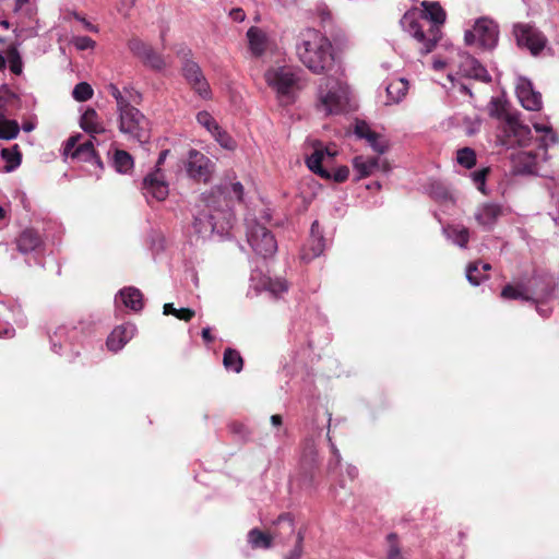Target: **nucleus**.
Segmentation results:
<instances>
[{"label":"nucleus","mask_w":559,"mask_h":559,"mask_svg":"<svg viewBox=\"0 0 559 559\" xmlns=\"http://www.w3.org/2000/svg\"><path fill=\"white\" fill-rule=\"evenodd\" d=\"M142 188L146 195H151L157 201H164L169 193L165 176L158 168L145 176Z\"/></svg>","instance_id":"f8f14e48"},{"label":"nucleus","mask_w":559,"mask_h":559,"mask_svg":"<svg viewBox=\"0 0 559 559\" xmlns=\"http://www.w3.org/2000/svg\"><path fill=\"white\" fill-rule=\"evenodd\" d=\"M498 39L497 24L486 17L476 21L472 29L465 32L464 40L466 45H478L483 48H492Z\"/></svg>","instance_id":"39448f33"},{"label":"nucleus","mask_w":559,"mask_h":559,"mask_svg":"<svg viewBox=\"0 0 559 559\" xmlns=\"http://www.w3.org/2000/svg\"><path fill=\"white\" fill-rule=\"evenodd\" d=\"M198 122L203 126L211 134L218 130V123L207 111H200L197 115Z\"/></svg>","instance_id":"c03bdc74"},{"label":"nucleus","mask_w":559,"mask_h":559,"mask_svg":"<svg viewBox=\"0 0 559 559\" xmlns=\"http://www.w3.org/2000/svg\"><path fill=\"white\" fill-rule=\"evenodd\" d=\"M144 66L155 70L162 71L166 68V61L164 57L156 52L152 47L147 50L144 57L141 59Z\"/></svg>","instance_id":"473e14b6"},{"label":"nucleus","mask_w":559,"mask_h":559,"mask_svg":"<svg viewBox=\"0 0 559 559\" xmlns=\"http://www.w3.org/2000/svg\"><path fill=\"white\" fill-rule=\"evenodd\" d=\"M72 96L78 102H86L93 96V88L86 82L78 83L72 92Z\"/></svg>","instance_id":"a19ab883"},{"label":"nucleus","mask_w":559,"mask_h":559,"mask_svg":"<svg viewBox=\"0 0 559 559\" xmlns=\"http://www.w3.org/2000/svg\"><path fill=\"white\" fill-rule=\"evenodd\" d=\"M186 170L189 178L198 182L207 183L215 173V163L203 153L190 150Z\"/></svg>","instance_id":"423d86ee"},{"label":"nucleus","mask_w":559,"mask_h":559,"mask_svg":"<svg viewBox=\"0 0 559 559\" xmlns=\"http://www.w3.org/2000/svg\"><path fill=\"white\" fill-rule=\"evenodd\" d=\"M247 37L249 40V48L253 56L260 57L265 51V35L258 27H250L247 32Z\"/></svg>","instance_id":"bb28decb"},{"label":"nucleus","mask_w":559,"mask_h":559,"mask_svg":"<svg viewBox=\"0 0 559 559\" xmlns=\"http://www.w3.org/2000/svg\"><path fill=\"white\" fill-rule=\"evenodd\" d=\"M195 316V311L190 308L177 309L176 318L185 322L191 321Z\"/></svg>","instance_id":"4d7b16f0"},{"label":"nucleus","mask_w":559,"mask_h":559,"mask_svg":"<svg viewBox=\"0 0 559 559\" xmlns=\"http://www.w3.org/2000/svg\"><path fill=\"white\" fill-rule=\"evenodd\" d=\"M319 108L324 110L326 115L340 114L344 109V97L335 90L319 91Z\"/></svg>","instance_id":"dca6fc26"},{"label":"nucleus","mask_w":559,"mask_h":559,"mask_svg":"<svg viewBox=\"0 0 559 559\" xmlns=\"http://www.w3.org/2000/svg\"><path fill=\"white\" fill-rule=\"evenodd\" d=\"M223 364L226 369L238 373L242 370L243 359L236 349L226 348L224 352Z\"/></svg>","instance_id":"2f4dec72"},{"label":"nucleus","mask_w":559,"mask_h":559,"mask_svg":"<svg viewBox=\"0 0 559 559\" xmlns=\"http://www.w3.org/2000/svg\"><path fill=\"white\" fill-rule=\"evenodd\" d=\"M75 19L83 23L84 27L90 32H97V27L90 23L85 17L80 16L79 14H74Z\"/></svg>","instance_id":"052dcab7"},{"label":"nucleus","mask_w":559,"mask_h":559,"mask_svg":"<svg viewBox=\"0 0 559 559\" xmlns=\"http://www.w3.org/2000/svg\"><path fill=\"white\" fill-rule=\"evenodd\" d=\"M81 139V134L70 136L63 147V154L66 156H71V153L80 145L79 141Z\"/></svg>","instance_id":"5fc2aeb1"},{"label":"nucleus","mask_w":559,"mask_h":559,"mask_svg":"<svg viewBox=\"0 0 559 559\" xmlns=\"http://www.w3.org/2000/svg\"><path fill=\"white\" fill-rule=\"evenodd\" d=\"M267 84L274 88L280 98L290 99L294 88L297 85V78L286 68L269 70L265 73Z\"/></svg>","instance_id":"6e6552de"},{"label":"nucleus","mask_w":559,"mask_h":559,"mask_svg":"<svg viewBox=\"0 0 559 559\" xmlns=\"http://www.w3.org/2000/svg\"><path fill=\"white\" fill-rule=\"evenodd\" d=\"M120 297L123 305L133 310L140 311L143 308V294L135 287H126L120 290Z\"/></svg>","instance_id":"a878e982"},{"label":"nucleus","mask_w":559,"mask_h":559,"mask_svg":"<svg viewBox=\"0 0 559 559\" xmlns=\"http://www.w3.org/2000/svg\"><path fill=\"white\" fill-rule=\"evenodd\" d=\"M302 543H304V533L301 531H299L297 534V540H296L295 547H300V549L304 550Z\"/></svg>","instance_id":"774afa93"},{"label":"nucleus","mask_w":559,"mask_h":559,"mask_svg":"<svg viewBox=\"0 0 559 559\" xmlns=\"http://www.w3.org/2000/svg\"><path fill=\"white\" fill-rule=\"evenodd\" d=\"M501 298L503 299H523V300H533L522 287L513 286L511 284L506 285L501 290Z\"/></svg>","instance_id":"c9c22d12"},{"label":"nucleus","mask_w":559,"mask_h":559,"mask_svg":"<svg viewBox=\"0 0 559 559\" xmlns=\"http://www.w3.org/2000/svg\"><path fill=\"white\" fill-rule=\"evenodd\" d=\"M325 249V239L322 234L321 226L318 221H314L311 225L310 239L307 248L304 249L301 259L305 261H311L312 259L321 255Z\"/></svg>","instance_id":"4468645a"},{"label":"nucleus","mask_w":559,"mask_h":559,"mask_svg":"<svg viewBox=\"0 0 559 559\" xmlns=\"http://www.w3.org/2000/svg\"><path fill=\"white\" fill-rule=\"evenodd\" d=\"M8 60L10 63V70L12 73L19 75L22 73V58L16 47L11 46L7 51Z\"/></svg>","instance_id":"ea45409f"},{"label":"nucleus","mask_w":559,"mask_h":559,"mask_svg":"<svg viewBox=\"0 0 559 559\" xmlns=\"http://www.w3.org/2000/svg\"><path fill=\"white\" fill-rule=\"evenodd\" d=\"M81 128L90 134L105 132L104 126L99 122L98 114L93 108H87L80 120Z\"/></svg>","instance_id":"393cba45"},{"label":"nucleus","mask_w":559,"mask_h":559,"mask_svg":"<svg viewBox=\"0 0 559 559\" xmlns=\"http://www.w3.org/2000/svg\"><path fill=\"white\" fill-rule=\"evenodd\" d=\"M287 522L290 528V532L294 531V520L289 513L281 514L277 519V523Z\"/></svg>","instance_id":"bf43d9fd"},{"label":"nucleus","mask_w":559,"mask_h":559,"mask_svg":"<svg viewBox=\"0 0 559 559\" xmlns=\"http://www.w3.org/2000/svg\"><path fill=\"white\" fill-rule=\"evenodd\" d=\"M380 159L378 157H364L361 155L353 158V167L357 173L356 180L369 177L379 168Z\"/></svg>","instance_id":"4be33fe9"},{"label":"nucleus","mask_w":559,"mask_h":559,"mask_svg":"<svg viewBox=\"0 0 559 559\" xmlns=\"http://www.w3.org/2000/svg\"><path fill=\"white\" fill-rule=\"evenodd\" d=\"M182 75L202 98H209L211 95L210 84L202 73L201 68L197 62L190 59H186L182 64Z\"/></svg>","instance_id":"9d476101"},{"label":"nucleus","mask_w":559,"mask_h":559,"mask_svg":"<svg viewBox=\"0 0 559 559\" xmlns=\"http://www.w3.org/2000/svg\"><path fill=\"white\" fill-rule=\"evenodd\" d=\"M336 151L330 147L316 146L313 153L307 157L306 164L308 168L323 179H331V173L322 166L325 158H333Z\"/></svg>","instance_id":"ddd939ff"},{"label":"nucleus","mask_w":559,"mask_h":559,"mask_svg":"<svg viewBox=\"0 0 559 559\" xmlns=\"http://www.w3.org/2000/svg\"><path fill=\"white\" fill-rule=\"evenodd\" d=\"M203 209L194 216L193 229L206 236L213 233L224 235L233 227V213L222 188H213L202 197Z\"/></svg>","instance_id":"f03ea898"},{"label":"nucleus","mask_w":559,"mask_h":559,"mask_svg":"<svg viewBox=\"0 0 559 559\" xmlns=\"http://www.w3.org/2000/svg\"><path fill=\"white\" fill-rule=\"evenodd\" d=\"M230 17L236 22H242L246 19V13L240 8H235L229 13Z\"/></svg>","instance_id":"13d9d810"},{"label":"nucleus","mask_w":559,"mask_h":559,"mask_svg":"<svg viewBox=\"0 0 559 559\" xmlns=\"http://www.w3.org/2000/svg\"><path fill=\"white\" fill-rule=\"evenodd\" d=\"M388 542V559H404L402 549L399 542V536L395 533H390L386 537Z\"/></svg>","instance_id":"4c0bfd02"},{"label":"nucleus","mask_w":559,"mask_h":559,"mask_svg":"<svg viewBox=\"0 0 559 559\" xmlns=\"http://www.w3.org/2000/svg\"><path fill=\"white\" fill-rule=\"evenodd\" d=\"M109 92H110V95L116 99V103H117V109H121V108H126L127 105H129L130 103L122 96L121 92L119 91V88L114 85V84H110L109 85Z\"/></svg>","instance_id":"603ef678"},{"label":"nucleus","mask_w":559,"mask_h":559,"mask_svg":"<svg viewBox=\"0 0 559 559\" xmlns=\"http://www.w3.org/2000/svg\"><path fill=\"white\" fill-rule=\"evenodd\" d=\"M271 424H272L273 426H275V427H280V426H282V424H283V418H282V416H281V415H277V414L272 415V416H271Z\"/></svg>","instance_id":"338daca9"},{"label":"nucleus","mask_w":559,"mask_h":559,"mask_svg":"<svg viewBox=\"0 0 559 559\" xmlns=\"http://www.w3.org/2000/svg\"><path fill=\"white\" fill-rule=\"evenodd\" d=\"M448 236L462 248L466 247L469 239L468 229L465 227H451L448 229Z\"/></svg>","instance_id":"58836bf2"},{"label":"nucleus","mask_w":559,"mask_h":559,"mask_svg":"<svg viewBox=\"0 0 559 559\" xmlns=\"http://www.w3.org/2000/svg\"><path fill=\"white\" fill-rule=\"evenodd\" d=\"M502 211L500 205L486 203L478 207L477 212L475 213V218L478 224L490 228L496 223Z\"/></svg>","instance_id":"5701e85b"},{"label":"nucleus","mask_w":559,"mask_h":559,"mask_svg":"<svg viewBox=\"0 0 559 559\" xmlns=\"http://www.w3.org/2000/svg\"><path fill=\"white\" fill-rule=\"evenodd\" d=\"M317 14L320 19L321 26L326 29L333 25V16L330 9L325 4H320L317 8Z\"/></svg>","instance_id":"de8ad7c7"},{"label":"nucleus","mask_w":559,"mask_h":559,"mask_svg":"<svg viewBox=\"0 0 559 559\" xmlns=\"http://www.w3.org/2000/svg\"><path fill=\"white\" fill-rule=\"evenodd\" d=\"M212 135L215 138V140L219 143V145L226 150H235L236 142L234 139L224 131L221 127H218L217 131H214Z\"/></svg>","instance_id":"37998d69"},{"label":"nucleus","mask_w":559,"mask_h":559,"mask_svg":"<svg viewBox=\"0 0 559 559\" xmlns=\"http://www.w3.org/2000/svg\"><path fill=\"white\" fill-rule=\"evenodd\" d=\"M1 157L7 162L4 166L5 173L15 170L22 163V153L17 144H14L10 148H2Z\"/></svg>","instance_id":"c85d7f7f"},{"label":"nucleus","mask_w":559,"mask_h":559,"mask_svg":"<svg viewBox=\"0 0 559 559\" xmlns=\"http://www.w3.org/2000/svg\"><path fill=\"white\" fill-rule=\"evenodd\" d=\"M423 11H407L401 19L403 29L420 45L423 55L431 52L441 38L440 25L445 22L447 13L439 2L423 1Z\"/></svg>","instance_id":"f257e3e1"},{"label":"nucleus","mask_w":559,"mask_h":559,"mask_svg":"<svg viewBox=\"0 0 559 559\" xmlns=\"http://www.w3.org/2000/svg\"><path fill=\"white\" fill-rule=\"evenodd\" d=\"M463 72L473 79H476L481 82H490L491 76L489 75L486 68L475 58L467 57L462 63Z\"/></svg>","instance_id":"b1692460"},{"label":"nucleus","mask_w":559,"mask_h":559,"mask_svg":"<svg viewBox=\"0 0 559 559\" xmlns=\"http://www.w3.org/2000/svg\"><path fill=\"white\" fill-rule=\"evenodd\" d=\"M201 335L205 343H212L214 341V336L212 335L210 328H204Z\"/></svg>","instance_id":"0e129e2a"},{"label":"nucleus","mask_w":559,"mask_h":559,"mask_svg":"<svg viewBox=\"0 0 559 559\" xmlns=\"http://www.w3.org/2000/svg\"><path fill=\"white\" fill-rule=\"evenodd\" d=\"M248 543L253 549H269L272 547L273 537L259 528H252L248 533Z\"/></svg>","instance_id":"cd10ccee"},{"label":"nucleus","mask_w":559,"mask_h":559,"mask_svg":"<svg viewBox=\"0 0 559 559\" xmlns=\"http://www.w3.org/2000/svg\"><path fill=\"white\" fill-rule=\"evenodd\" d=\"M456 162L467 168L471 169L476 165V153L471 147H463L457 150L456 152Z\"/></svg>","instance_id":"f704fd0d"},{"label":"nucleus","mask_w":559,"mask_h":559,"mask_svg":"<svg viewBox=\"0 0 559 559\" xmlns=\"http://www.w3.org/2000/svg\"><path fill=\"white\" fill-rule=\"evenodd\" d=\"M72 158H78L83 162L95 164L100 170L104 169V163L100 159L99 155L95 151L94 143L92 140H88L82 144H80L72 153Z\"/></svg>","instance_id":"412c9836"},{"label":"nucleus","mask_w":559,"mask_h":559,"mask_svg":"<svg viewBox=\"0 0 559 559\" xmlns=\"http://www.w3.org/2000/svg\"><path fill=\"white\" fill-rule=\"evenodd\" d=\"M43 245L39 233L34 228H25L16 238L17 250L22 253H28Z\"/></svg>","instance_id":"aec40b11"},{"label":"nucleus","mask_w":559,"mask_h":559,"mask_svg":"<svg viewBox=\"0 0 559 559\" xmlns=\"http://www.w3.org/2000/svg\"><path fill=\"white\" fill-rule=\"evenodd\" d=\"M513 34L518 46L527 48L533 56H537L545 48L547 43L545 35L530 24H515Z\"/></svg>","instance_id":"0eeeda50"},{"label":"nucleus","mask_w":559,"mask_h":559,"mask_svg":"<svg viewBox=\"0 0 559 559\" xmlns=\"http://www.w3.org/2000/svg\"><path fill=\"white\" fill-rule=\"evenodd\" d=\"M73 43L79 50L91 49L95 46V41L88 36H78L73 39Z\"/></svg>","instance_id":"864d4df0"},{"label":"nucleus","mask_w":559,"mask_h":559,"mask_svg":"<svg viewBox=\"0 0 559 559\" xmlns=\"http://www.w3.org/2000/svg\"><path fill=\"white\" fill-rule=\"evenodd\" d=\"M408 82L404 79L392 81L386 86V93L391 100L399 103L407 93Z\"/></svg>","instance_id":"7c9ffc66"},{"label":"nucleus","mask_w":559,"mask_h":559,"mask_svg":"<svg viewBox=\"0 0 559 559\" xmlns=\"http://www.w3.org/2000/svg\"><path fill=\"white\" fill-rule=\"evenodd\" d=\"M373 130H371L370 126L362 120H357L355 124V134L360 139H367L372 136Z\"/></svg>","instance_id":"3c124183"},{"label":"nucleus","mask_w":559,"mask_h":559,"mask_svg":"<svg viewBox=\"0 0 559 559\" xmlns=\"http://www.w3.org/2000/svg\"><path fill=\"white\" fill-rule=\"evenodd\" d=\"M111 165L118 173L127 174L133 168V157L127 151L116 150Z\"/></svg>","instance_id":"c756f323"},{"label":"nucleus","mask_w":559,"mask_h":559,"mask_svg":"<svg viewBox=\"0 0 559 559\" xmlns=\"http://www.w3.org/2000/svg\"><path fill=\"white\" fill-rule=\"evenodd\" d=\"M374 152L379 154L385 153L389 145L388 142L377 132H372V136L366 139Z\"/></svg>","instance_id":"a18cd8bd"},{"label":"nucleus","mask_w":559,"mask_h":559,"mask_svg":"<svg viewBox=\"0 0 559 559\" xmlns=\"http://www.w3.org/2000/svg\"><path fill=\"white\" fill-rule=\"evenodd\" d=\"M317 451L313 447H308L300 459L298 466L297 481L300 487L309 488L313 485L316 472L318 469Z\"/></svg>","instance_id":"9b49d317"},{"label":"nucleus","mask_w":559,"mask_h":559,"mask_svg":"<svg viewBox=\"0 0 559 559\" xmlns=\"http://www.w3.org/2000/svg\"><path fill=\"white\" fill-rule=\"evenodd\" d=\"M266 289L270 290L274 295H280L287 290V284L283 280H271L264 284Z\"/></svg>","instance_id":"8fccbe9b"},{"label":"nucleus","mask_w":559,"mask_h":559,"mask_svg":"<svg viewBox=\"0 0 559 559\" xmlns=\"http://www.w3.org/2000/svg\"><path fill=\"white\" fill-rule=\"evenodd\" d=\"M216 188H222L225 191V198L229 204H230V199L227 198V194L229 192L234 193V195L238 202H241L243 199V186L238 181L233 182L229 186H217ZM229 210L231 211L230 207H229Z\"/></svg>","instance_id":"49530a36"},{"label":"nucleus","mask_w":559,"mask_h":559,"mask_svg":"<svg viewBox=\"0 0 559 559\" xmlns=\"http://www.w3.org/2000/svg\"><path fill=\"white\" fill-rule=\"evenodd\" d=\"M489 168H483L479 170H476L472 174V179L474 183L476 185L477 189L481 193H486L485 187H486V179L489 174Z\"/></svg>","instance_id":"09e8293b"},{"label":"nucleus","mask_w":559,"mask_h":559,"mask_svg":"<svg viewBox=\"0 0 559 559\" xmlns=\"http://www.w3.org/2000/svg\"><path fill=\"white\" fill-rule=\"evenodd\" d=\"M516 95L525 109L537 111L542 108V95L539 92L533 90L530 82L519 85L516 88Z\"/></svg>","instance_id":"f3484780"},{"label":"nucleus","mask_w":559,"mask_h":559,"mask_svg":"<svg viewBox=\"0 0 559 559\" xmlns=\"http://www.w3.org/2000/svg\"><path fill=\"white\" fill-rule=\"evenodd\" d=\"M163 313L165 316H174L176 317V313H177V309L174 307L173 304H165L164 307H163Z\"/></svg>","instance_id":"e2e57ef3"},{"label":"nucleus","mask_w":559,"mask_h":559,"mask_svg":"<svg viewBox=\"0 0 559 559\" xmlns=\"http://www.w3.org/2000/svg\"><path fill=\"white\" fill-rule=\"evenodd\" d=\"M301 556L302 549H300V547H294L285 557V559H301Z\"/></svg>","instance_id":"680f3d73"},{"label":"nucleus","mask_w":559,"mask_h":559,"mask_svg":"<svg viewBox=\"0 0 559 559\" xmlns=\"http://www.w3.org/2000/svg\"><path fill=\"white\" fill-rule=\"evenodd\" d=\"M251 248L260 255L266 258L277 250V243L272 233L262 225H255L249 235Z\"/></svg>","instance_id":"1a4fd4ad"},{"label":"nucleus","mask_w":559,"mask_h":559,"mask_svg":"<svg viewBox=\"0 0 559 559\" xmlns=\"http://www.w3.org/2000/svg\"><path fill=\"white\" fill-rule=\"evenodd\" d=\"M512 168L515 174H533L536 170V154L532 152H518L511 157Z\"/></svg>","instance_id":"a211bd4d"},{"label":"nucleus","mask_w":559,"mask_h":559,"mask_svg":"<svg viewBox=\"0 0 559 559\" xmlns=\"http://www.w3.org/2000/svg\"><path fill=\"white\" fill-rule=\"evenodd\" d=\"M168 154H169V151H168V150H164V151H162V152L159 153V156H158V159H157V163H156V169H157V168H158V169H160L159 167H160V165H163V164H164V162H165V159H166V157H167V155H168Z\"/></svg>","instance_id":"69168bd1"},{"label":"nucleus","mask_w":559,"mask_h":559,"mask_svg":"<svg viewBox=\"0 0 559 559\" xmlns=\"http://www.w3.org/2000/svg\"><path fill=\"white\" fill-rule=\"evenodd\" d=\"M348 176L349 168L347 166H341L334 171L333 175L331 174V178H333L335 182L340 183L346 181L348 179Z\"/></svg>","instance_id":"6e6d98bb"},{"label":"nucleus","mask_w":559,"mask_h":559,"mask_svg":"<svg viewBox=\"0 0 559 559\" xmlns=\"http://www.w3.org/2000/svg\"><path fill=\"white\" fill-rule=\"evenodd\" d=\"M20 126L15 120H0V139L12 140L19 135Z\"/></svg>","instance_id":"72a5a7b5"},{"label":"nucleus","mask_w":559,"mask_h":559,"mask_svg":"<svg viewBox=\"0 0 559 559\" xmlns=\"http://www.w3.org/2000/svg\"><path fill=\"white\" fill-rule=\"evenodd\" d=\"M296 51L300 62L314 74L328 73L334 66L332 43L317 29L308 28L300 34Z\"/></svg>","instance_id":"7ed1b4c3"},{"label":"nucleus","mask_w":559,"mask_h":559,"mask_svg":"<svg viewBox=\"0 0 559 559\" xmlns=\"http://www.w3.org/2000/svg\"><path fill=\"white\" fill-rule=\"evenodd\" d=\"M118 112L120 132L129 134L140 142L147 140V121L138 108L129 104Z\"/></svg>","instance_id":"20e7f679"},{"label":"nucleus","mask_w":559,"mask_h":559,"mask_svg":"<svg viewBox=\"0 0 559 559\" xmlns=\"http://www.w3.org/2000/svg\"><path fill=\"white\" fill-rule=\"evenodd\" d=\"M132 335V325H119L109 334L106 345L109 350L118 352L131 340Z\"/></svg>","instance_id":"6ab92c4d"},{"label":"nucleus","mask_w":559,"mask_h":559,"mask_svg":"<svg viewBox=\"0 0 559 559\" xmlns=\"http://www.w3.org/2000/svg\"><path fill=\"white\" fill-rule=\"evenodd\" d=\"M480 262H472L466 267V277L472 285L478 286L487 275L479 269Z\"/></svg>","instance_id":"e433bc0d"},{"label":"nucleus","mask_w":559,"mask_h":559,"mask_svg":"<svg viewBox=\"0 0 559 559\" xmlns=\"http://www.w3.org/2000/svg\"><path fill=\"white\" fill-rule=\"evenodd\" d=\"M128 47L130 51L138 58L142 59L147 50L151 48L150 45L145 44L138 37L129 39Z\"/></svg>","instance_id":"79ce46f5"},{"label":"nucleus","mask_w":559,"mask_h":559,"mask_svg":"<svg viewBox=\"0 0 559 559\" xmlns=\"http://www.w3.org/2000/svg\"><path fill=\"white\" fill-rule=\"evenodd\" d=\"M504 121V132L507 136H513L516 143L521 146L526 145L531 140V129L523 124L516 115L506 114Z\"/></svg>","instance_id":"2eb2a0df"}]
</instances>
